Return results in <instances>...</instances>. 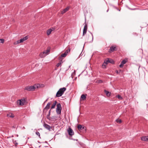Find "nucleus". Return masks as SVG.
<instances>
[{
  "instance_id": "22",
  "label": "nucleus",
  "mask_w": 148,
  "mask_h": 148,
  "mask_svg": "<svg viewBox=\"0 0 148 148\" xmlns=\"http://www.w3.org/2000/svg\"><path fill=\"white\" fill-rule=\"evenodd\" d=\"M81 98L83 100H84L86 98V96L84 94L82 95L81 96Z\"/></svg>"
},
{
  "instance_id": "31",
  "label": "nucleus",
  "mask_w": 148,
  "mask_h": 148,
  "mask_svg": "<svg viewBox=\"0 0 148 148\" xmlns=\"http://www.w3.org/2000/svg\"><path fill=\"white\" fill-rule=\"evenodd\" d=\"M0 43H3L4 42V40L3 39H0Z\"/></svg>"
},
{
  "instance_id": "39",
  "label": "nucleus",
  "mask_w": 148,
  "mask_h": 148,
  "mask_svg": "<svg viewBox=\"0 0 148 148\" xmlns=\"http://www.w3.org/2000/svg\"><path fill=\"white\" fill-rule=\"evenodd\" d=\"M12 127H13V128H15V127L14 126H13Z\"/></svg>"
},
{
  "instance_id": "36",
  "label": "nucleus",
  "mask_w": 148,
  "mask_h": 148,
  "mask_svg": "<svg viewBox=\"0 0 148 148\" xmlns=\"http://www.w3.org/2000/svg\"><path fill=\"white\" fill-rule=\"evenodd\" d=\"M109 62L112 63L114 62V61H113L112 60H109Z\"/></svg>"
},
{
  "instance_id": "34",
  "label": "nucleus",
  "mask_w": 148,
  "mask_h": 148,
  "mask_svg": "<svg viewBox=\"0 0 148 148\" xmlns=\"http://www.w3.org/2000/svg\"><path fill=\"white\" fill-rule=\"evenodd\" d=\"M97 82L99 83H101L103 82V81L101 80H98L97 81Z\"/></svg>"
},
{
  "instance_id": "24",
  "label": "nucleus",
  "mask_w": 148,
  "mask_h": 148,
  "mask_svg": "<svg viewBox=\"0 0 148 148\" xmlns=\"http://www.w3.org/2000/svg\"><path fill=\"white\" fill-rule=\"evenodd\" d=\"M66 55H67L66 54V53H62L61 55V56L60 57V58H61L62 57H65Z\"/></svg>"
},
{
  "instance_id": "23",
  "label": "nucleus",
  "mask_w": 148,
  "mask_h": 148,
  "mask_svg": "<svg viewBox=\"0 0 148 148\" xmlns=\"http://www.w3.org/2000/svg\"><path fill=\"white\" fill-rule=\"evenodd\" d=\"M8 116L11 118H13L14 117V115L11 113H9V114H8Z\"/></svg>"
},
{
  "instance_id": "33",
  "label": "nucleus",
  "mask_w": 148,
  "mask_h": 148,
  "mask_svg": "<svg viewBox=\"0 0 148 148\" xmlns=\"http://www.w3.org/2000/svg\"><path fill=\"white\" fill-rule=\"evenodd\" d=\"M36 133L37 136H39V137H40V134L38 132H36Z\"/></svg>"
},
{
  "instance_id": "3",
  "label": "nucleus",
  "mask_w": 148,
  "mask_h": 148,
  "mask_svg": "<svg viewBox=\"0 0 148 148\" xmlns=\"http://www.w3.org/2000/svg\"><path fill=\"white\" fill-rule=\"evenodd\" d=\"M26 101V99L24 98L18 100L17 101V105L18 106H23L25 105V102Z\"/></svg>"
},
{
  "instance_id": "11",
  "label": "nucleus",
  "mask_w": 148,
  "mask_h": 148,
  "mask_svg": "<svg viewBox=\"0 0 148 148\" xmlns=\"http://www.w3.org/2000/svg\"><path fill=\"white\" fill-rule=\"evenodd\" d=\"M43 126L45 128L48 130L49 131H51V129L52 128L50 126V125L46 123L44 124H43Z\"/></svg>"
},
{
  "instance_id": "26",
  "label": "nucleus",
  "mask_w": 148,
  "mask_h": 148,
  "mask_svg": "<svg viewBox=\"0 0 148 148\" xmlns=\"http://www.w3.org/2000/svg\"><path fill=\"white\" fill-rule=\"evenodd\" d=\"M62 60L60 62L56 64V66L57 67H59L60 66H61V65L62 63Z\"/></svg>"
},
{
  "instance_id": "35",
  "label": "nucleus",
  "mask_w": 148,
  "mask_h": 148,
  "mask_svg": "<svg viewBox=\"0 0 148 148\" xmlns=\"http://www.w3.org/2000/svg\"><path fill=\"white\" fill-rule=\"evenodd\" d=\"M84 130L86 131V127H85L84 126L83 127H82V130Z\"/></svg>"
},
{
  "instance_id": "7",
  "label": "nucleus",
  "mask_w": 148,
  "mask_h": 148,
  "mask_svg": "<svg viewBox=\"0 0 148 148\" xmlns=\"http://www.w3.org/2000/svg\"><path fill=\"white\" fill-rule=\"evenodd\" d=\"M85 24L84 28L83 30V36L86 33L87 29V25L86 23V19L85 20V22L84 23Z\"/></svg>"
},
{
  "instance_id": "8",
  "label": "nucleus",
  "mask_w": 148,
  "mask_h": 148,
  "mask_svg": "<svg viewBox=\"0 0 148 148\" xmlns=\"http://www.w3.org/2000/svg\"><path fill=\"white\" fill-rule=\"evenodd\" d=\"M67 132L69 135L70 136H73L74 134V132L73 130L70 127H69L68 128L67 130Z\"/></svg>"
},
{
  "instance_id": "21",
  "label": "nucleus",
  "mask_w": 148,
  "mask_h": 148,
  "mask_svg": "<svg viewBox=\"0 0 148 148\" xmlns=\"http://www.w3.org/2000/svg\"><path fill=\"white\" fill-rule=\"evenodd\" d=\"M67 47L68 48V49L66 50L64 52L65 53H66V55H67L68 53L70 51V47L68 46Z\"/></svg>"
},
{
  "instance_id": "19",
  "label": "nucleus",
  "mask_w": 148,
  "mask_h": 148,
  "mask_svg": "<svg viewBox=\"0 0 148 148\" xmlns=\"http://www.w3.org/2000/svg\"><path fill=\"white\" fill-rule=\"evenodd\" d=\"M104 92L106 93L107 96L109 97L111 95V92L106 90H105Z\"/></svg>"
},
{
  "instance_id": "17",
  "label": "nucleus",
  "mask_w": 148,
  "mask_h": 148,
  "mask_svg": "<svg viewBox=\"0 0 148 148\" xmlns=\"http://www.w3.org/2000/svg\"><path fill=\"white\" fill-rule=\"evenodd\" d=\"M50 48H48L46 50L43 51V52H45V54L46 55H47L49 54L50 52Z\"/></svg>"
},
{
  "instance_id": "29",
  "label": "nucleus",
  "mask_w": 148,
  "mask_h": 148,
  "mask_svg": "<svg viewBox=\"0 0 148 148\" xmlns=\"http://www.w3.org/2000/svg\"><path fill=\"white\" fill-rule=\"evenodd\" d=\"M116 121L117 123H120L121 122V121L120 119H116Z\"/></svg>"
},
{
  "instance_id": "37",
  "label": "nucleus",
  "mask_w": 148,
  "mask_h": 148,
  "mask_svg": "<svg viewBox=\"0 0 148 148\" xmlns=\"http://www.w3.org/2000/svg\"><path fill=\"white\" fill-rule=\"evenodd\" d=\"M51 109H50L49 111L48 115L50 116L51 113Z\"/></svg>"
},
{
  "instance_id": "18",
  "label": "nucleus",
  "mask_w": 148,
  "mask_h": 148,
  "mask_svg": "<svg viewBox=\"0 0 148 148\" xmlns=\"http://www.w3.org/2000/svg\"><path fill=\"white\" fill-rule=\"evenodd\" d=\"M57 101H54V102L52 106L51 107V109H53V108H54L56 105V104H57Z\"/></svg>"
},
{
  "instance_id": "32",
  "label": "nucleus",
  "mask_w": 148,
  "mask_h": 148,
  "mask_svg": "<svg viewBox=\"0 0 148 148\" xmlns=\"http://www.w3.org/2000/svg\"><path fill=\"white\" fill-rule=\"evenodd\" d=\"M50 116L47 115V118L50 121V120H51V117H50Z\"/></svg>"
},
{
  "instance_id": "27",
  "label": "nucleus",
  "mask_w": 148,
  "mask_h": 148,
  "mask_svg": "<svg viewBox=\"0 0 148 148\" xmlns=\"http://www.w3.org/2000/svg\"><path fill=\"white\" fill-rule=\"evenodd\" d=\"M116 97L118 98V99L120 100H121L123 99V98L121 96L119 95H117Z\"/></svg>"
},
{
  "instance_id": "16",
  "label": "nucleus",
  "mask_w": 148,
  "mask_h": 148,
  "mask_svg": "<svg viewBox=\"0 0 148 148\" xmlns=\"http://www.w3.org/2000/svg\"><path fill=\"white\" fill-rule=\"evenodd\" d=\"M45 52H43L41 53L39 55L42 58H44L45 56L46 55L45 54Z\"/></svg>"
},
{
  "instance_id": "41",
  "label": "nucleus",
  "mask_w": 148,
  "mask_h": 148,
  "mask_svg": "<svg viewBox=\"0 0 148 148\" xmlns=\"http://www.w3.org/2000/svg\"><path fill=\"white\" fill-rule=\"evenodd\" d=\"M109 10H107V12H108V11Z\"/></svg>"
},
{
  "instance_id": "5",
  "label": "nucleus",
  "mask_w": 148,
  "mask_h": 148,
  "mask_svg": "<svg viewBox=\"0 0 148 148\" xmlns=\"http://www.w3.org/2000/svg\"><path fill=\"white\" fill-rule=\"evenodd\" d=\"M27 39L28 37L27 36H26L25 37H24L23 38L17 41H16L14 42V44L15 45H16L18 44L23 42L25 40H26Z\"/></svg>"
},
{
  "instance_id": "15",
  "label": "nucleus",
  "mask_w": 148,
  "mask_h": 148,
  "mask_svg": "<svg viewBox=\"0 0 148 148\" xmlns=\"http://www.w3.org/2000/svg\"><path fill=\"white\" fill-rule=\"evenodd\" d=\"M51 103L50 102H49L47 103V105L45 107V108L44 109V110H47L49 109L50 108V105H51Z\"/></svg>"
},
{
  "instance_id": "6",
  "label": "nucleus",
  "mask_w": 148,
  "mask_h": 148,
  "mask_svg": "<svg viewBox=\"0 0 148 148\" xmlns=\"http://www.w3.org/2000/svg\"><path fill=\"white\" fill-rule=\"evenodd\" d=\"M56 112L58 114H61L62 110L61 105L60 103H59L57 105Z\"/></svg>"
},
{
  "instance_id": "40",
  "label": "nucleus",
  "mask_w": 148,
  "mask_h": 148,
  "mask_svg": "<svg viewBox=\"0 0 148 148\" xmlns=\"http://www.w3.org/2000/svg\"><path fill=\"white\" fill-rule=\"evenodd\" d=\"M17 144H18L17 143H16L15 144V145H17Z\"/></svg>"
},
{
  "instance_id": "10",
  "label": "nucleus",
  "mask_w": 148,
  "mask_h": 148,
  "mask_svg": "<svg viewBox=\"0 0 148 148\" xmlns=\"http://www.w3.org/2000/svg\"><path fill=\"white\" fill-rule=\"evenodd\" d=\"M127 59H125L122 60L120 64L119 65V67L120 68H122L123 66V65L125 64L127 62Z\"/></svg>"
},
{
  "instance_id": "9",
  "label": "nucleus",
  "mask_w": 148,
  "mask_h": 148,
  "mask_svg": "<svg viewBox=\"0 0 148 148\" xmlns=\"http://www.w3.org/2000/svg\"><path fill=\"white\" fill-rule=\"evenodd\" d=\"M117 50V48L115 45L112 46L110 47V49H109L108 52L110 53H111L114 51H116Z\"/></svg>"
},
{
  "instance_id": "28",
  "label": "nucleus",
  "mask_w": 148,
  "mask_h": 148,
  "mask_svg": "<svg viewBox=\"0 0 148 148\" xmlns=\"http://www.w3.org/2000/svg\"><path fill=\"white\" fill-rule=\"evenodd\" d=\"M107 64H106V63H103V64H102V68H103V69H104V68H105L106 67V66L107 65Z\"/></svg>"
},
{
  "instance_id": "14",
  "label": "nucleus",
  "mask_w": 148,
  "mask_h": 148,
  "mask_svg": "<svg viewBox=\"0 0 148 148\" xmlns=\"http://www.w3.org/2000/svg\"><path fill=\"white\" fill-rule=\"evenodd\" d=\"M69 7H67L66 8H65L61 12V13L62 14H63L65 13L66 12H67L69 10Z\"/></svg>"
},
{
  "instance_id": "1",
  "label": "nucleus",
  "mask_w": 148,
  "mask_h": 148,
  "mask_svg": "<svg viewBox=\"0 0 148 148\" xmlns=\"http://www.w3.org/2000/svg\"><path fill=\"white\" fill-rule=\"evenodd\" d=\"M66 90V88L65 87L60 88L56 93V96L59 97L62 96Z\"/></svg>"
},
{
  "instance_id": "30",
  "label": "nucleus",
  "mask_w": 148,
  "mask_h": 148,
  "mask_svg": "<svg viewBox=\"0 0 148 148\" xmlns=\"http://www.w3.org/2000/svg\"><path fill=\"white\" fill-rule=\"evenodd\" d=\"M109 60L108 59L107 60H105L104 61V63H105L106 64H107L109 62Z\"/></svg>"
},
{
  "instance_id": "25",
  "label": "nucleus",
  "mask_w": 148,
  "mask_h": 148,
  "mask_svg": "<svg viewBox=\"0 0 148 148\" xmlns=\"http://www.w3.org/2000/svg\"><path fill=\"white\" fill-rule=\"evenodd\" d=\"M77 128L79 130H82V126L81 125H79L77 126Z\"/></svg>"
},
{
  "instance_id": "2",
  "label": "nucleus",
  "mask_w": 148,
  "mask_h": 148,
  "mask_svg": "<svg viewBox=\"0 0 148 148\" xmlns=\"http://www.w3.org/2000/svg\"><path fill=\"white\" fill-rule=\"evenodd\" d=\"M90 34H88L87 35L86 40L88 42H92L93 40V36L92 33L89 32Z\"/></svg>"
},
{
  "instance_id": "4",
  "label": "nucleus",
  "mask_w": 148,
  "mask_h": 148,
  "mask_svg": "<svg viewBox=\"0 0 148 148\" xmlns=\"http://www.w3.org/2000/svg\"><path fill=\"white\" fill-rule=\"evenodd\" d=\"M36 87L38 88V86H37L36 85H34L33 86H27L25 88V89L29 91H33L36 89Z\"/></svg>"
},
{
  "instance_id": "12",
  "label": "nucleus",
  "mask_w": 148,
  "mask_h": 148,
  "mask_svg": "<svg viewBox=\"0 0 148 148\" xmlns=\"http://www.w3.org/2000/svg\"><path fill=\"white\" fill-rule=\"evenodd\" d=\"M55 29V28H50L48 29L47 31V34L48 36L49 35L51 32L54 30Z\"/></svg>"
},
{
  "instance_id": "38",
  "label": "nucleus",
  "mask_w": 148,
  "mask_h": 148,
  "mask_svg": "<svg viewBox=\"0 0 148 148\" xmlns=\"http://www.w3.org/2000/svg\"><path fill=\"white\" fill-rule=\"evenodd\" d=\"M116 73H117V74H118L119 73V72H118V71H117V70H116Z\"/></svg>"
},
{
  "instance_id": "13",
  "label": "nucleus",
  "mask_w": 148,
  "mask_h": 148,
  "mask_svg": "<svg viewBox=\"0 0 148 148\" xmlns=\"http://www.w3.org/2000/svg\"><path fill=\"white\" fill-rule=\"evenodd\" d=\"M141 139L142 141L148 142V136H142Z\"/></svg>"
},
{
  "instance_id": "20",
  "label": "nucleus",
  "mask_w": 148,
  "mask_h": 148,
  "mask_svg": "<svg viewBox=\"0 0 148 148\" xmlns=\"http://www.w3.org/2000/svg\"><path fill=\"white\" fill-rule=\"evenodd\" d=\"M51 120H50V121H56V117L55 116H53L51 117Z\"/></svg>"
}]
</instances>
